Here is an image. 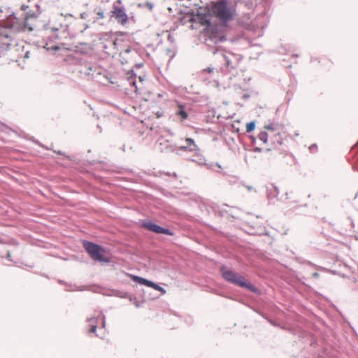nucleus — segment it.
<instances>
[{"label":"nucleus","instance_id":"nucleus-1","mask_svg":"<svg viewBox=\"0 0 358 358\" xmlns=\"http://www.w3.org/2000/svg\"><path fill=\"white\" fill-rule=\"evenodd\" d=\"M265 131L259 134L258 138L264 143L272 147L282 143V133L283 128L281 126L271 124L264 127Z\"/></svg>","mask_w":358,"mask_h":358},{"label":"nucleus","instance_id":"nucleus-2","mask_svg":"<svg viewBox=\"0 0 358 358\" xmlns=\"http://www.w3.org/2000/svg\"><path fill=\"white\" fill-rule=\"evenodd\" d=\"M221 273L222 277L227 281L241 287H245L253 292H257V289L240 274L224 268H221Z\"/></svg>","mask_w":358,"mask_h":358},{"label":"nucleus","instance_id":"nucleus-3","mask_svg":"<svg viewBox=\"0 0 358 358\" xmlns=\"http://www.w3.org/2000/svg\"><path fill=\"white\" fill-rule=\"evenodd\" d=\"M212 12L214 15L221 22H227L234 18V11L229 7L225 0L213 3Z\"/></svg>","mask_w":358,"mask_h":358},{"label":"nucleus","instance_id":"nucleus-4","mask_svg":"<svg viewBox=\"0 0 358 358\" xmlns=\"http://www.w3.org/2000/svg\"><path fill=\"white\" fill-rule=\"evenodd\" d=\"M83 247L90 257L94 261L110 262V257L108 255L105 249L101 246L92 242L84 241Z\"/></svg>","mask_w":358,"mask_h":358},{"label":"nucleus","instance_id":"nucleus-5","mask_svg":"<svg viewBox=\"0 0 358 358\" xmlns=\"http://www.w3.org/2000/svg\"><path fill=\"white\" fill-rule=\"evenodd\" d=\"M121 3V0H117L113 6V10L111 13L113 16L117 20V22L124 25L128 21V16L126 13L125 9L123 7L120 6Z\"/></svg>","mask_w":358,"mask_h":358},{"label":"nucleus","instance_id":"nucleus-6","mask_svg":"<svg viewBox=\"0 0 358 358\" xmlns=\"http://www.w3.org/2000/svg\"><path fill=\"white\" fill-rule=\"evenodd\" d=\"M113 45L114 46V49L116 50L115 53H118L120 55H122L123 53H129L130 52V46L127 40H124L121 38H116L113 42Z\"/></svg>","mask_w":358,"mask_h":358},{"label":"nucleus","instance_id":"nucleus-7","mask_svg":"<svg viewBox=\"0 0 358 358\" xmlns=\"http://www.w3.org/2000/svg\"><path fill=\"white\" fill-rule=\"evenodd\" d=\"M132 279L141 285H144L147 287H152V289L160 292L162 294H166V290L163 287H160L159 285L152 281L136 275H132Z\"/></svg>","mask_w":358,"mask_h":358},{"label":"nucleus","instance_id":"nucleus-8","mask_svg":"<svg viewBox=\"0 0 358 358\" xmlns=\"http://www.w3.org/2000/svg\"><path fill=\"white\" fill-rule=\"evenodd\" d=\"M143 226L148 230L151 231L155 233H157V234H166V235H169V236L173 235V233L172 231H171L169 229L161 227L160 226H159L152 222H145L143 224Z\"/></svg>","mask_w":358,"mask_h":358},{"label":"nucleus","instance_id":"nucleus-9","mask_svg":"<svg viewBox=\"0 0 358 358\" xmlns=\"http://www.w3.org/2000/svg\"><path fill=\"white\" fill-rule=\"evenodd\" d=\"M175 114L177 117H179V120L181 122L186 120L189 117V115L185 110V106L181 104L179 102L176 103V109L175 111Z\"/></svg>","mask_w":358,"mask_h":358},{"label":"nucleus","instance_id":"nucleus-10","mask_svg":"<svg viewBox=\"0 0 358 358\" xmlns=\"http://www.w3.org/2000/svg\"><path fill=\"white\" fill-rule=\"evenodd\" d=\"M54 37L57 40L62 41L67 38L69 34L66 31V28L61 27L59 29H53Z\"/></svg>","mask_w":358,"mask_h":358},{"label":"nucleus","instance_id":"nucleus-11","mask_svg":"<svg viewBox=\"0 0 358 358\" xmlns=\"http://www.w3.org/2000/svg\"><path fill=\"white\" fill-rule=\"evenodd\" d=\"M128 81L129 85L134 87V91L136 92H137L138 90H141L143 87V79L141 77H131L129 78Z\"/></svg>","mask_w":358,"mask_h":358},{"label":"nucleus","instance_id":"nucleus-12","mask_svg":"<svg viewBox=\"0 0 358 358\" xmlns=\"http://www.w3.org/2000/svg\"><path fill=\"white\" fill-rule=\"evenodd\" d=\"M196 19L202 25L210 26V17L208 15L198 13Z\"/></svg>","mask_w":358,"mask_h":358},{"label":"nucleus","instance_id":"nucleus-13","mask_svg":"<svg viewBox=\"0 0 358 358\" xmlns=\"http://www.w3.org/2000/svg\"><path fill=\"white\" fill-rule=\"evenodd\" d=\"M13 39L10 35L6 34L5 36L1 34L0 36V44H3L4 45L5 49H10V45H12Z\"/></svg>","mask_w":358,"mask_h":358},{"label":"nucleus","instance_id":"nucleus-14","mask_svg":"<svg viewBox=\"0 0 358 358\" xmlns=\"http://www.w3.org/2000/svg\"><path fill=\"white\" fill-rule=\"evenodd\" d=\"M186 145L182 147V149L188 150L189 151H194L197 150V145L195 144L194 140L190 138H187L185 139Z\"/></svg>","mask_w":358,"mask_h":358},{"label":"nucleus","instance_id":"nucleus-15","mask_svg":"<svg viewBox=\"0 0 358 358\" xmlns=\"http://www.w3.org/2000/svg\"><path fill=\"white\" fill-rule=\"evenodd\" d=\"M88 322L90 323V329L89 332L90 333H95L97 327V321L95 318H90L89 319Z\"/></svg>","mask_w":358,"mask_h":358},{"label":"nucleus","instance_id":"nucleus-16","mask_svg":"<svg viewBox=\"0 0 358 358\" xmlns=\"http://www.w3.org/2000/svg\"><path fill=\"white\" fill-rule=\"evenodd\" d=\"M255 128V122H250L246 124V131L250 133Z\"/></svg>","mask_w":358,"mask_h":358},{"label":"nucleus","instance_id":"nucleus-17","mask_svg":"<svg viewBox=\"0 0 358 358\" xmlns=\"http://www.w3.org/2000/svg\"><path fill=\"white\" fill-rule=\"evenodd\" d=\"M4 45L3 44H0V57L4 56L9 49L3 48Z\"/></svg>","mask_w":358,"mask_h":358},{"label":"nucleus","instance_id":"nucleus-18","mask_svg":"<svg viewBox=\"0 0 358 358\" xmlns=\"http://www.w3.org/2000/svg\"><path fill=\"white\" fill-rule=\"evenodd\" d=\"M312 276H313V278H317L320 276V275H319V273H318L315 272V273H313L312 274Z\"/></svg>","mask_w":358,"mask_h":358},{"label":"nucleus","instance_id":"nucleus-19","mask_svg":"<svg viewBox=\"0 0 358 358\" xmlns=\"http://www.w3.org/2000/svg\"><path fill=\"white\" fill-rule=\"evenodd\" d=\"M205 71H208V73H211L213 71V69H210V68L207 69H205L204 70Z\"/></svg>","mask_w":358,"mask_h":358},{"label":"nucleus","instance_id":"nucleus-20","mask_svg":"<svg viewBox=\"0 0 358 358\" xmlns=\"http://www.w3.org/2000/svg\"><path fill=\"white\" fill-rule=\"evenodd\" d=\"M24 57L28 58L29 57V52H27L25 53Z\"/></svg>","mask_w":358,"mask_h":358},{"label":"nucleus","instance_id":"nucleus-21","mask_svg":"<svg viewBox=\"0 0 358 358\" xmlns=\"http://www.w3.org/2000/svg\"><path fill=\"white\" fill-rule=\"evenodd\" d=\"M157 117H160L161 116H162V113H157Z\"/></svg>","mask_w":358,"mask_h":358},{"label":"nucleus","instance_id":"nucleus-22","mask_svg":"<svg viewBox=\"0 0 358 358\" xmlns=\"http://www.w3.org/2000/svg\"><path fill=\"white\" fill-rule=\"evenodd\" d=\"M357 145H358V141H357Z\"/></svg>","mask_w":358,"mask_h":358}]
</instances>
